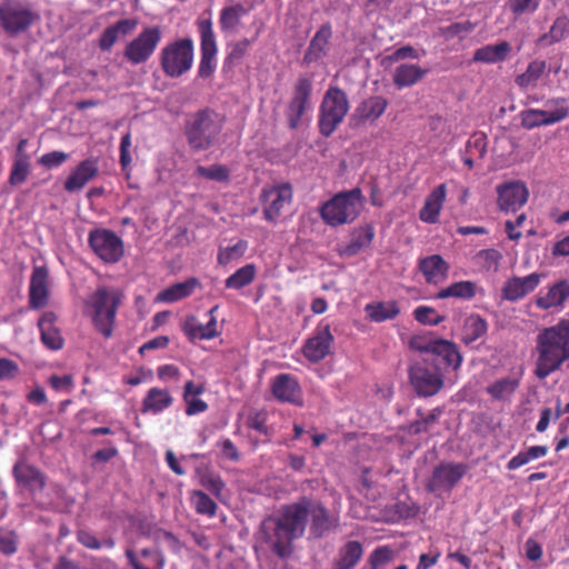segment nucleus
Here are the masks:
<instances>
[{"mask_svg":"<svg viewBox=\"0 0 569 569\" xmlns=\"http://www.w3.org/2000/svg\"><path fill=\"white\" fill-rule=\"evenodd\" d=\"M307 523L305 498L284 506L277 518L266 519L261 525L264 541L280 558L291 552V541L303 535Z\"/></svg>","mask_w":569,"mask_h":569,"instance_id":"1","label":"nucleus"},{"mask_svg":"<svg viewBox=\"0 0 569 569\" xmlns=\"http://www.w3.org/2000/svg\"><path fill=\"white\" fill-rule=\"evenodd\" d=\"M535 376L546 379L569 360V319L541 329L536 337Z\"/></svg>","mask_w":569,"mask_h":569,"instance_id":"2","label":"nucleus"},{"mask_svg":"<svg viewBox=\"0 0 569 569\" xmlns=\"http://www.w3.org/2000/svg\"><path fill=\"white\" fill-rule=\"evenodd\" d=\"M366 198L360 188L341 191L326 201L319 210L323 222L330 227L352 223L362 212Z\"/></svg>","mask_w":569,"mask_h":569,"instance_id":"3","label":"nucleus"},{"mask_svg":"<svg viewBox=\"0 0 569 569\" xmlns=\"http://www.w3.org/2000/svg\"><path fill=\"white\" fill-rule=\"evenodd\" d=\"M223 127V117L211 110L193 114L186 126L187 141L192 150L209 149L218 139Z\"/></svg>","mask_w":569,"mask_h":569,"instance_id":"4","label":"nucleus"},{"mask_svg":"<svg viewBox=\"0 0 569 569\" xmlns=\"http://www.w3.org/2000/svg\"><path fill=\"white\" fill-rule=\"evenodd\" d=\"M122 295L116 288L100 287L89 298L88 306L92 309V321L96 329L106 338L111 337L116 313L121 303Z\"/></svg>","mask_w":569,"mask_h":569,"instance_id":"5","label":"nucleus"},{"mask_svg":"<svg viewBox=\"0 0 569 569\" xmlns=\"http://www.w3.org/2000/svg\"><path fill=\"white\" fill-rule=\"evenodd\" d=\"M194 46L190 38H182L163 46L159 53V63L168 78H180L193 64Z\"/></svg>","mask_w":569,"mask_h":569,"instance_id":"6","label":"nucleus"},{"mask_svg":"<svg viewBox=\"0 0 569 569\" xmlns=\"http://www.w3.org/2000/svg\"><path fill=\"white\" fill-rule=\"evenodd\" d=\"M350 102L347 93L338 87H329L325 92L319 108V131L322 136H331L342 123Z\"/></svg>","mask_w":569,"mask_h":569,"instance_id":"7","label":"nucleus"},{"mask_svg":"<svg viewBox=\"0 0 569 569\" xmlns=\"http://www.w3.org/2000/svg\"><path fill=\"white\" fill-rule=\"evenodd\" d=\"M161 40V28L147 26L126 44L123 58L133 66L146 63L153 56Z\"/></svg>","mask_w":569,"mask_h":569,"instance_id":"8","label":"nucleus"},{"mask_svg":"<svg viewBox=\"0 0 569 569\" xmlns=\"http://www.w3.org/2000/svg\"><path fill=\"white\" fill-rule=\"evenodd\" d=\"M409 377L413 389L422 397H430L438 393L443 386V379L439 368L428 358L415 363L410 368Z\"/></svg>","mask_w":569,"mask_h":569,"instance_id":"9","label":"nucleus"},{"mask_svg":"<svg viewBox=\"0 0 569 569\" xmlns=\"http://www.w3.org/2000/svg\"><path fill=\"white\" fill-rule=\"evenodd\" d=\"M548 109H528L520 113L521 126L526 129H533L541 126H550L562 121L569 114V107L566 99L557 98L547 101Z\"/></svg>","mask_w":569,"mask_h":569,"instance_id":"10","label":"nucleus"},{"mask_svg":"<svg viewBox=\"0 0 569 569\" xmlns=\"http://www.w3.org/2000/svg\"><path fill=\"white\" fill-rule=\"evenodd\" d=\"M411 348L441 358L447 367L453 370L461 365L462 357L457 346L445 339H435L428 336H416L410 341Z\"/></svg>","mask_w":569,"mask_h":569,"instance_id":"11","label":"nucleus"},{"mask_svg":"<svg viewBox=\"0 0 569 569\" xmlns=\"http://www.w3.org/2000/svg\"><path fill=\"white\" fill-rule=\"evenodd\" d=\"M88 241L94 253L104 262H118L124 253L122 240L111 230H92Z\"/></svg>","mask_w":569,"mask_h":569,"instance_id":"12","label":"nucleus"},{"mask_svg":"<svg viewBox=\"0 0 569 569\" xmlns=\"http://www.w3.org/2000/svg\"><path fill=\"white\" fill-rule=\"evenodd\" d=\"M312 79L309 76H300L295 84L293 97L287 108V119L291 129L298 128L307 111L311 109Z\"/></svg>","mask_w":569,"mask_h":569,"instance_id":"13","label":"nucleus"},{"mask_svg":"<svg viewBox=\"0 0 569 569\" xmlns=\"http://www.w3.org/2000/svg\"><path fill=\"white\" fill-rule=\"evenodd\" d=\"M200 33V50L201 60L199 64V77H210L217 66L216 57L218 52L216 36L212 29V21L210 19H200L197 22Z\"/></svg>","mask_w":569,"mask_h":569,"instance_id":"14","label":"nucleus"},{"mask_svg":"<svg viewBox=\"0 0 569 569\" xmlns=\"http://www.w3.org/2000/svg\"><path fill=\"white\" fill-rule=\"evenodd\" d=\"M569 300V280L562 279L541 289L532 299V303L541 311L561 312Z\"/></svg>","mask_w":569,"mask_h":569,"instance_id":"15","label":"nucleus"},{"mask_svg":"<svg viewBox=\"0 0 569 569\" xmlns=\"http://www.w3.org/2000/svg\"><path fill=\"white\" fill-rule=\"evenodd\" d=\"M263 217L269 222H274L286 206L291 203L292 189L288 183L266 187L260 194Z\"/></svg>","mask_w":569,"mask_h":569,"instance_id":"16","label":"nucleus"},{"mask_svg":"<svg viewBox=\"0 0 569 569\" xmlns=\"http://www.w3.org/2000/svg\"><path fill=\"white\" fill-rule=\"evenodd\" d=\"M34 18L30 9L16 1H7L0 7V23L9 34L27 30Z\"/></svg>","mask_w":569,"mask_h":569,"instance_id":"17","label":"nucleus"},{"mask_svg":"<svg viewBox=\"0 0 569 569\" xmlns=\"http://www.w3.org/2000/svg\"><path fill=\"white\" fill-rule=\"evenodd\" d=\"M333 340L330 325L321 321L313 335L305 342L302 352L309 361L319 362L330 355Z\"/></svg>","mask_w":569,"mask_h":569,"instance_id":"18","label":"nucleus"},{"mask_svg":"<svg viewBox=\"0 0 569 569\" xmlns=\"http://www.w3.org/2000/svg\"><path fill=\"white\" fill-rule=\"evenodd\" d=\"M467 467L463 463H441L435 468L427 489L450 491L465 476Z\"/></svg>","mask_w":569,"mask_h":569,"instance_id":"19","label":"nucleus"},{"mask_svg":"<svg viewBox=\"0 0 569 569\" xmlns=\"http://www.w3.org/2000/svg\"><path fill=\"white\" fill-rule=\"evenodd\" d=\"M543 278L542 273L532 272L525 277H511L503 283L501 297L510 302H516L533 292Z\"/></svg>","mask_w":569,"mask_h":569,"instance_id":"20","label":"nucleus"},{"mask_svg":"<svg viewBox=\"0 0 569 569\" xmlns=\"http://www.w3.org/2000/svg\"><path fill=\"white\" fill-rule=\"evenodd\" d=\"M498 206L502 211H517L528 200L529 191L525 183L511 181L497 187Z\"/></svg>","mask_w":569,"mask_h":569,"instance_id":"21","label":"nucleus"},{"mask_svg":"<svg viewBox=\"0 0 569 569\" xmlns=\"http://www.w3.org/2000/svg\"><path fill=\"white\" fill-rule=\"evenodd\" d=\"M99 173V160L91 157L82 160L68 176L64 189L68 192H77L83 189Z\"/></svg>","mask_w":569,"mask_h":569,"instance_id":"22","label":"nucleus"},{"mask_svg":"<svg viewBox=\"0 0 569 569\" xmlns=\"http://www.w3.org/2000/svg\"><path fill=\"white\" fill-rule=\"evenodd\" d=\"M12 472L18 485L23 486L31 493L41 491L46 486V476L38 468L23 460L14 465Z\"/></svg>","mask_w":569,"mask_h":569,"instance_id":"23","label":"nucleus"},{"mask_svg":"<svg viewBox=\"0 0 569 569\" xmlns=\"http://www.w3.org/2000/svg\"><path fill=\"white\" fill-rule=\"evenodd\" d=\"M48 270L44 267H34L30 278L29 287L30 308H43L48 302Z\"/></svg>","mask_w":569,"mask_h":569,"instance_id":"24","label":"nucleus"},{"mask_svg":"<svg viewBox=\"0 0 569 569\" xmlns=\"http://www.w3.org/2000/svg\"><path fill=\"white\" fill-rule=\"evenodd\" d=\"M388 107V100L381 96L370 97L360 102L355 109L351 121L355 126L363 122H373L380 118Z\"/></svg>","mask_w":569,"mask_h":569,"instance_id":"25","label":"nucleus"},{"mask_svg":"<svg viewBox=\"0 0 569 569\" xmlns=\"http://www.w3.org/2000/svg\"><path fill=\"white\" fill-rule=\"evenodd\" d=\"M218 306H214L208 311L210 317L207 323H201L193 316L188 317L182 326V330L190 340H209L218 336L217 320L213 316Z\"/></svg>","mask_w":569,"mask_h":569,"instance_id":"26","label":"nucleus"},{"mask_svg":"<svg viewBox=\"0 0 569 569\" xmlns=\"http://www.w3.org/2000/svg\"><path fill=\"white\" fill-rule=\"evenodd\" d=\"M332 36V28L330 23L322 24L316 34L312 37L309 47L305 53L303 61L312 63L325 58L330 49V39Z\"/></svg>","mask_w":569,"mask_h":569,"instance_id":"27","label":"nucleus"},{"mask_svg":"<svg viewBox=\"0 0 569 569\" xmlns=\"http://www.w3.org/2000/svg\"><path fill=\"white\" fill-rule=\"evenodd\" d=\"M419 269L428 283L439 284L447 280L450 267L440 254H432L420 259Z\"/></svg>","mask_w":569,"mask_h":569,"instance_id":"28","label":"nucleus"},{"mask_svg":"<svg viewBox=\"0 0 569 569\" xmlns=\"http://www.w3.org/2000/svg\"><path fill=\"white\" fill-rule=\"evenodd\" d=\"M138 19L136 18L121 19L117 21L114 24L104 29L99 39V47L103 51L110 50L120 38L132 33L138 27Z\"/></svg>","mask_w":569,"mask_h":569,"instance_id":"29","label":"nucleus"},{"mask_svg":"<svg viewBox=\"0 0 569 569\" xmlns=\"http://www.w3.org/2000/svg\"><path fill=\"white\" fill-rule=\"evenodd\" d=\"M447 189L445 184H439L426 198L419 212V218L426 223H436L445 203Z\"/></svg>","mask_w":569,"mask_h":569,"instance_id":"30","label":"nucleus"},{"mask_svg":"<svg viewBox=\"0 0 569 569\" xmlns=\"http://www.w3.org/2000/svg\"><path fill=\"white\" fill-rule=\"evenodd\" d=\"M56 320V315L49 311L44 312L38 321L41 342L51 350H59L63 347V338L54 326Z\"/></svg>","mask_w":569,"mask_h":569,"instance_id":"31","label":"nucleus"},{"mask_svg":"<svg viewBox=\"0 0 569 569\" xmlns=\"http://www.w3.org/2000/svg\"><path fill=\"white\" fill-rule=\"evenodd\" d=\"M511 50L512 47L508 41L486 44L475 51L472 60L487 64L503 62L509 58Z\"/></svg>","mask_w":569,"mask_h":569,"instance_id":"32","label":"nucleus"},{"mask_svg":"<svg viewBox=\"0 0 569 569\" xmlns=\"http://www.w3.org/2000/svg\"><path fill=\"white\" fill-rule=\"evenodd\" d=\"M427 73L428 70L418 64L402 63L395 69L392 80L398 89H402L417 84Z\"/></svg>","mask_w":569,"mask_h":569,"instance_id":"33","label":"nucleus"},{"mask_svg":"<svg viewBox=\"0 0 569 569\" xmlns=\"http://www.w3.org/2000/svg\"><path fill=\"white\" fill-rule=\"evenodd\" d=\"M274 397L281 401L298 402L300 399V387L298 381L290 375H279L272 383Z\"/></svg>","mask_w":569,"mask_h":569,"instance_id":"34","label":"nucleus"},{"mask_svg":"<svg viewBox=\"0 0 569 569\" xmlns=\"http://www.w3.org/2000/svg\"><path fill=\"white\" fill-rule=\"evenodd\" d=\"M199 287L200 282L197 278H189L183 282H177L160 291L156 297V301L172 303L191 296Z\"/></svg>","mask_w":569,"mask_h":569,"instance_id":"35","label":"nucleus"},{"mask_svg":"<svg viewBox=\"0 0 569 569\" xmlns=\"http://www.w3.org/2000/svg\"><path fill=\"white\" fill-rule=\"evenodd\" d=\"M305 507L307 509V519H311V532L320 537L330 527V520L327 509L319 502L305 498Z\"/></svg>","mask_w":569,"mask_h":569,"instance_id":"36","label":"nucleus"},{"mask_svg":"<svg viewBox=\"0 0 569 569\" xmlns=\"http://www.w3.org/2000/svg\"><path fill=\"white\" fill-rule=\"evenodd\" d=\"M173 403L170 392L161 388H151L142 400L141 411L143 413L158 415Z\"/></svg>","mask_w":569,"mask_h":569,"instance_id":"37","label":"nucleus"},{"mask_svg":"<svg viewBox=\"0 0 569 569\" xmlns=\"http://www.w3.org/2000/svg\"><path fill=\"white\" fill-rule=\"evenodd\" d=\"M375 237V229L371 226H365L357 229L346 246L339 249V253L341 257H353L358 254L365 248H368Z\"/></svg>","mask_w":569,"mask_h":569,"instance_id":"38","label":"nucleus"},{"mask_svg":"<svg viewBox=\"0 0 569 569\" xmlns=\"http://www.w3.org/2000/svg\"><path fill=\"white\" fill-rule=\"evenodd\" d=\"M367 318L373 322H383L397 318L400 308L395 300L376 301L365 306Z\"/></svg>","mask_w":569,"mask_h":569,"instance_id":"39","label":"nucleus"},{"mask_svg":"<svg viewBox=\"0 0 569 569\" xmlns=\"http://www.w3.org/2000/svg\"><path fill=\"white\" fill-rule=\"evenodd\" d=\"M362 555L363 549L359 541H348L339 549L332 569H353Z\"/></svg>","mask_w":569,"mask_h":569,"instance_id":"40","label":"nucleus"},{"mask_svg":"<svg viewBox=\"0 0 569 569\" xmlns=\"http://www.w3.org/2000/svg\"><path fill=\"white\" fill-rule=\"evenodd\" d=\"M248 13V10L242 3H234L224 7L220 12L219 24L223 32L236 31L240 24L242 17Z\"/></svg>","mask_w":569,"mask_h":569,"instance_id":"41","label":"nucleus"},{"mask_svg":"<svg viewBox=\"0 0 569 569\" xmlns=\"http://www.w3.org/2000/svg\"><path fill=\"white\" fill-rule=\"evenodd\" d=\"M477 293V284L469 280H462L451 283L445 289H441L437 295V299L458 298L470 300Z\"/></svg>","mask_w":569,"mask_h":569,"instance_id":"42","label":"nucleus"},{"mask_svg":"<svg viewBox=\"0 0 569 569\" xmlns=\"http://www.w3.org/2000/svg\"><path fill=\"white\" fill-rule=\"evenodd\" d=\"M519 387V380L512 377H505L496 380L487 387V392L496 400H507Z\"/></svg>","mask_w":569,"mask_h":569,"instance_id":"43","label":"nucleus"},{"mask_svg":"<svg viewBox=\"0 0 569 569\" xmlns=\"http://www.w3.org/2000/svg\"><path fill=\"white\" fill-rule=\"evenodd\" d=\"M199 483L211 492L216 498H222V491L224 489V482L221 477L208 468L197 469Z\"/></svg>","mask_w":569,"mask_h":569,"instance_id":"44","label":"nucleus"},{"mask_svg":"<svg viewBox=\"0 0 569 569\" xmlns=\"http://www.w3.org/2000/svg\"><path fill=\"white\" fill-rule=\"evenodd\" d=\"M545 71L546 62L543 60H533L528 64L526 71L516 78V83L521 89L535 87Z\"/></svg>","mask_w":569,"mask_h":569,"instance_id":"45","label":"nucleus"},{"mask_svg":"<svg viewBox=\"0 0 569 569\" xmlns=\"http://www.w3.org/2000/svg\"><path fill=\"white\" fill-rule=\"evenodd\" d=\"M256 266L252 263L246 264L238 269L234 273L226 279V287L229 289L239 290L249 286L256 278Z\"/></svg>","mask_w":569,"mask_h":569,"instance_id":"46","label":"nucleus"},{"mask_svg":"<svg viewBox=\"0 0 569 569\" xmlns=\"http://www.w3.org/2000/svg\"><path fill=\"white\" fill-rule=\"evenodd\" d=\"M487 331V322L478 315H471L465 320L462 339L466 343H472Z\"/></svg>","mask_w":569,"mask_h":569,"instance_id":"47","label":"nucleus"},{"mask_svg":"<svg viewBox=\"0 0 569 569\" xmlns=\"http://www.w3.org/2000/svg\"><path fill=\"white\" fill-rule=\"evenodd\" d=\"M569 37V18L566 16L558 17L550 27L548 33L540 37V42L552 44Z\"/></svg>","mask_w":569,"mask_h":569,"instance_id":"48","label":"nucleus"},{"mask_svg":"<svg viewBox=\"0 0 569 569\" xmlns=\"http://www.w3.org/2000/svg\"><path fill=\"white\" fill-rule=\"evenodd\" d=\"M501 259V252L493 248L480 250L473 258L475 263L487 272H497Z\"/></svg>","mask_w":569,"mask_h":569,"instance_id":"49","label":"nucleus"},{"mask_svg":"<svg viewBox=\"0 0 569 569\" xmlns=\"http://www.w3.org/2000/svg\"><path fill=\"white\" fill-rule=\"evenodd\" d=\"M190 502L199 515L213 517L217 511V503L203 491L192 490L190 493Z\"/></svg>","mask_w":569,"mask_h":569,"instance_id":"50","label":"nucleus"},{"mask_svg":"<svg viewBox=\"0 0 569 569\" xmlns=\"http://www.w3.org/2000/svg\"><path fill=\"white\" fill-rule=\"evenodd\" d=\"M547 452H548L547 446L530 447L527 451L519 452L513 458H511L507 465V468L509 470L518 469L531 460H536V459L545 457L547 455Z\"/></svg>","mask_w":569,"mask_h":569,"instance_id":"51","label":"nucleus"},{"mask_svg":"<svg viewBox=\"0 0 569 569\" xmlns=\"http://www.w3.org/2000/svg\"><path fill=\"white\" fill-rule=\"evenodd\" d=\"M541 0H508L506 6L512 13L515 20L533 14Z\"/></svg>","mask_w":569,"mask_h":569,"instance_id":"52","label":"nucleus"},{"mask_svg":"<svg viewBox=\"0 0 569 569\" xmlns=\"http://www.w3.org/2000/svg\"><path fill=\"white\" fill-rule=\"evenodd\" d=\"M248 249V242L238 240L234 244L220 248L218 252V263L226 266L232 261L240 259Z\"/></svg>","mask_w":569,"mask_h":569,"instance_id":"53","label":"nucleus"},{"mask_svg":"<svg viewBox=\"0 0 569 569\" xmlns=\"http://www.w3.org/2000/svg\"><path fill=\"white\" fill-rule=\"evenodd\" d=\"M194 174L213 181H227L229 179V169L222 164H212L210 167H197Z\"/></svg>","mask_w":569,"mask_h":569,"instance_id":"54","label":"nucleus"},{"mask_svg":"<svg viewBox=\"0 0 569 569\" xmlns=\"http://www.w3.org/2000/svg\"><path fill=\"white\" fill-rule=\"evenodd\" d=\"M29 160L20 158H14L13 167L10 172L9 181L13 186H18L22 183L28 174H29Z\"/></svg>","mask_w":569,"mask_h":569,"instance_id":"55","label":"nucleus"},{"mask_svg":"<svg viewBox=\"0 0 569 569\" xmlns=\"http://www.w3.org/2000/svg\"><path fill=\"white\" fill-rule=\"evenodd\" d=\"M78 541L89 549H100L102 547L112 549L114 547V541L111 538H108L100 542L93 533L87 530L78 531Z\"/></svg>","mask_w":569,"mask_h":569,"instance_id":"56","label":"nucleus"},{"mask_svg":"<svg viewBox=\"0 0 569 569\" xmlns=\"http://www.w3.org/2000/svg\"><path fill=\"white\" fill-rule=\"evenodd\" d=\"M413 315L415 319L422 325L436 326L443 321V317L437 315L433 308L427 306L416 308Z\"/></svg>","mask_w":569,"mask_h":569,"instance_id":"57","label":"nucleus"},{"mask_svg":"<svg viewBox=\"0 0 569 569\" xmlns=\"http://www.w3.org/2000/svg\"><path fill=\"white\" fill-rule=\"evenodd\" d=\"M257 37L253 39H241L236 41L229 46V52L227 56V60L230 62L239 61L242 59L249 51L251 44L256 41Z\"/></svg>","mask_w":569,"mask_h":569,"instance_id":"58","label":"nucleus"},{"mask_svg":"<svg viewBox=\"0 0 569 569\" xmlns=\"http://www.w3.org/2000/svg\"><path fill=\"white\" fill-rule=\"evenodd\" d=\"M267 413L262 410H252L248 415L247 426L261 433H267Z\"/></svg>","mask_w":569,"mask_h":569,"instance_id":"59","label":"nucleus"},{"mask_svg":"<svg viewBox=\"0 0 569 569\" xmlns=\"http://www.w3.org/2000/svg\"><path fill=\"white\" fill-rule=\"evenodd\" d=\"M20 373L16 361L8 358H0V380H12Z\"/></svg>","mask_w":569,"mask_h":569,"instance_id":"60","label":"nucleus"},{"mask_svg":"<svg viewBox=\"0 0 569 569\" xmlns=\"http://www.w3.org/2000/svg\"><path fill=\"white\" fill-rule=\"evenodd\" d=\"M140 557L146 560L144 565H149L152 567H164L166 558L163 553L158 549H142L140 551Z\"/></svg>","mask_w":569,"mask_h":569,"instance_id":"61","label":"nucleus"},{"mask_svg":"<svg viewBox=\"0 0 569 569\" xmlns=\"http://www.w3.org/2000/svg\"><path fill=\"white\" fill-rule=\"evenodd\" d=\"M68 159H69L68 153H66L63 151H52V152L44 153L41 157L40 162H41V164H43L48 168H53V167L61 166Z\"/></svg>","mask_w":569,"mask_h":569,"instance_id":"62","label":"nucleus"},{"mask_svg":"<svg viewBox=\"0 0 569 569\" xmlns=\"http://www.w3.org/2000/svg\"><path fill=\"white\" fill-rule=\"evenodd\" d=\"M419 52L411 46H405L395 50L390 56L386 57V60L396 62L405 59H419Z\"/></svg>","mask_w":569,"mask_h":569,"instance_id":"63","label":"nucleus"},{"mask_svg":"<svg viewBox=\"0 0 569 569\" xmlns=\"http://www.w3.org/2000/svg\"><path fill=\"white\" fill-rule=\"evenodd\" d=\"M17 550L14 536L10 531L0 530V551L11 555Z\"/></svg>","mask_w":569,"mask_h":569,"instance_id":"64","label":"nucleus"}]
</instances>
